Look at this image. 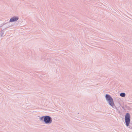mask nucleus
<instances>
[{"label": "nucleus", "instance_id": "1", "mask_svg": "<svg viewBox=\"0 0 132 132\" xmlns=\"http://www.w3.org/2000/svg\"><path fill=\"white\" fill-rule=\"evenodd\" d=\"M105 97L110 105L113 107L114 106V104L112 98L108 94L106 95Z\"/></svg>", "mask_w": 132, "mask_h": 132}, {"label": "nucleus", "instance_id": "2", "mask_svg": "<svg viewBox=\"0 0 132 132\" xmlns=\"http://www.w3.org/2000/svg\"><path fill=\"white\" fill-rule=\"evenodd\" d=\"M130 116L129 114L127 113L126 114L125 116V120L126 125L127 126H128L130 122Z\"/></svg>", "mask_w": 132, "mask_h": 132}, {"label": "nucleus", "instance_id": "3", "mask_svg": "<svg viewBox=\"0 0 132 132\" xmlns=\"http://www.w3.org/2000/svg\"><path fill=\"white\" fill-rule=\"evenodd\" d=\"M44 121L46 123H50L52 121L50 117L46 116L44 118Z\"/></svg>", "mask_w": 132, "mask_h": 132}, {"label": "nucleus", "instance_id": "4", "mask_svg": "<svg viewBox=\"0 0 132 132\" xmlns=\"http://www.w3.org/2000/svg\"><path fill=\"white\" fill-rule=\"evenodd\" d=\"M18 18L16 17H13L10 20V22H12L18 20Z\"/></svg>", "mask_w": 132, "mask_h": 132}, {"label": "nucleus", "instance_id": "5", "mask_svg": "<svg viewBox=\"0 0 132 132\" xmlns=\"http://www.w3.org/2000/svg\"><path fill=\"white\" fill-rule=\"evenodd\" d=\"M120 96L122 97H124L125 96V93H122L120 94Z\"/></svg>", "mask_w": 132, "mask_h": 132}]
</instances>
